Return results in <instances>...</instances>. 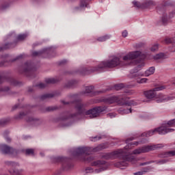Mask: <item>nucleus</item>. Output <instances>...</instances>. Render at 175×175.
Here are the masks:
<instances>
[{"instance_id": "nucleus-1", "label": "nucleus", "mask_w": 175, "mask_h": 175, "mask_svg": "<svg viewBox=\"0 0 175 175\" xmlns=\"http://www.w3.org/2000/svg\"><path fill=\"white\" fill-rule=\"evenodd\" d=\"M114 157L120 158V161L116 163V166L120 169H123L122 167L128 166V162L136 163L137 161V159H136L135 156L128 154L126 151L122 150V149L116 150L111 153H106L103 155V158L105 159H110L111 158H114Z\"/></svg>"}, {"instance_id": "nucleus-2", "label": "nucleus", "mask_w": 175, "mask_h": 175, "mask_svg": "<svg viewBox=\"0 0 175 175\" xmlns=\"http://www.w3.org/2000/svg\"><path fill=\"white\" fill-rule=\"evenodd\" d=\"M142 55V52L139 51L130 52L127 55L123 57L122 61L119 59V64L121 66L125 65H137L134 69H137L138 71L144 66V62L142 59H136L137 58L140 57ZM136 59V60H133Z\"/></svg>"}, {"instance_id": "nucleus-3", "label": "nucleus", "mask_w": 175, "mask_h": 175, "mask_svg": "<svg viewBox=\"0 0 175 175\" xmlns=\"http://www.w3.org/2000/svg\"><path fill=\"white\" fill-rule=\"evenodd\" d=\"M120 64V58L113 57L112 59L108 61L102 62L98 67H90L89 68V73H94V72H97L98 70H103L107 68H116Z\"/></svg>"}, {"instance_id": "nucleus-4", "label": "nucleus", "mask_w": 175, "mask_h": 175, "mask_svg": "<svg viewBox=\"0 0 175 175\" xmlns=\"http://www.w3.org/2000/svg\"><path fill=\"white\" fill-rule=\"evenodd\" d=\"M61 103H63V105H70V103L74 105L77 113L71 114L70 116V118L76 117V116H77L78 114H84V113H85L86 116H88V111H85L87 109V105L83 103L80 100H75L72 102H66L65 100H61Z\"/></svg>"}, {"instance_id": "nucleus-5", "label": "nucleus", "mask_w": 175, "mask_h": 175, "mask_svg": "<svg viewBox=\"0 0 175 175\" xmlns=\"http://www.w3.org/2000/svg\"><path fill=\"white\" fill-rule=\"evenodd\" d=\"M71 154L75 158H79L82 162L88 161V148L85 146H80L71 150Z\"/></svg>"}, {"instance_id": "nucleus-6", "label": "nucleus", "mask_w": 175, "mask_h": 175, "mask_svg": "<svg viewBox=\"0 0 175 175\" xmlns=\"http://www.w3.org/2000/svg\"><path fill=\"white\" fill-rule=\"evenodd\" d=\"M159 146L157 145H148L139 147L134 150L132 152L134 155H139V154H144L146 152H149V151H152L154 150H158Z\"/></svg>"}, {"instance_id": "nucleus-7", "label": "nucleus", "mask_w": 175, "mask_h": 175, "mask_svg": "<svg viewBox=\"0 0 175 175\" xmlns=\"http://www.w3.org/2000/svg\"><path fill=\"white\" fill-rule=\"evenodd\" d=\"M0 151L5 155H12L13 157H16L18 154V150L6 144L0 145Z\"/></svg>"}, {"instance_id": "nucleus-8", "label": "nucleus", "mask_w": 175, "mask_h": 175, "mask_svg": "<svg viewBox=\"0 0 175 175\" xmlns=\"http://www.w3.org/2000/svg\"><path fill=\"white\" fill-rule=\"evenodd\" d=\"M9 57V55H3L0 56V59H2V61H0V68H5L6 66H9L12 62H15V61H17V59H20V58L23 57V55H20L19 56H17L16 58L11 59V60H6V59Z\"/></svg>"}, {"instance_id": "nucleus-9", "label": "nucleus", "mask_w": 175, "mask_h": 175, "mask_svg": "<svg viewBox=\"0 0 175 175\" xmlns=\"http://www.w3.org/2000/svg\"><path fill=\"white\" fill-rule=\"evenodd\" d=\"M106 110V107H96L88 111L89 118L99 117L100 113Z\"/></svg>"}, {"instance_id": "nucleus-10", "label": "nucleus", "mask_w": 175, "mask_h": 175, "mask_svg": "<svg viewBox=\"0 0 175 175\" xmlns=\"http://www.w3.org/2000/svg\"><path fill=\"white\" fill-rule=\"evenodd\" d=\"M32 72H33V65L31 62H25L20 70V73H25L29 77H31Z\"/></svg>"}, {"instance_id": "nucleus-11", "label": "nucleus", "mask_w": 175, "mask_h": 175, "mask_svg": "<svg viewBox=\"0 0 175 175\" xmlns=\"http://www.w3.org/2000/svg\"><path fill=\"white\" fill-rule=\"evenodd\" d=\"M165 87L163 85L159 86L152 90L144 92V95L147 99H152V98H155V96L157 95L156 91H162V90H165Z\"/></svg>"}, {"instance_id": "nucleus-12", "label": "nucleus", "mask_w": 175, "mask_h": 175, "mask_svg": "<svg viewBox=\"0 0 175 175\" xmlns=\"http://www.w3.org/2000/svg\"><path fill=\"white\" fill-rule=\"evenodd\" d=\"M155 132H158L159 135H166V129L165 127H158L154 129V130H150L149 131L145 132L142 134V137H148L150 136H152Z\"/></svg>"}, {"instance_id": "nucleus-13", "label": "nucleus", "mask_w": 175, "mask_h": 175, "mask_svg": "<svg viewBox=\"0 0 175 175\" xmlns=\"http://www.w3.org/2000/svg\"><path fill=\"white\" fill-rule=\"evenodd\" d=\"M55 162H64L63 167L65 170H69L72 167V165L68 163V159L64 157H55Z\"/></svg>"}, {"instance_id": "nucleus-14", "label": "nucleus", "mask_w": 175, "mask_h": 175, "mask_svg": "<svg viewBox=\"0 0 175 175\" xmlns=\"http://www.w3.org/2000/svg\"><path fill=\"white\" fill-rule=\"evenodd\" d=\"M101 101L107 105H111V103H118L121 101V98L118 96H111L109 98H104L101 99Z\"/></svg>"}, {"instance_id": "nucleus-15", "label": "nucleus", "mask_w": 175, "mask_h": 175, "mask_svg": "<svg viewBox=\"0 0 175 175\" xmlns=\"http://www.w3.org/2000/svg\"><path fill=\"white\" fill-rule=\"evenodd\" d=\"M172 126H175V119L168 121L167 123L163 124L160 128H165L166 133L174 132V129H170Z\"/></svg>"}, {"instance_id": "nucleus-16", "label": "nucleus", "mask_w": 175, "mask_h": 175, "mask_svg": "<svg viewBox=\"0 0 175 175\" xmlns=\"http://www.w3.org/2000/svg\"><path fill=\"white\" fill-rule=\"evenodd\" d=\"M143 72L139 71V70L134 68L131 70L129 77L130 79H140L143 76Z\"/></svg>"}, {"instance_id": "nucleus-17", "label": "nucleus", "mask_w": 175, "mask_h": 175, "mask_svg": "<svg viewBox=\"0 0 175 175\" xmlns=\"http://www.w3.org/2000/svg\"><path fill=\"white\" fill-rule=\"evenodd\" d=\"M103 92H106V90L98 91L95 92L94 89V86H89L88 88V95L89 96H95V95H99V94H103Z\"/></svg>"}, {"instance_id": "nucleus-18", "label": "nucleus", "mask_w": 175, "mask_h": 175, "mask_svg": "<svg viewBox=\"0 0 175 175\" xmlns=\"http://www.w3.org/2000/svg\"><path fill=\"white\" fill-rule=\"evenodd\" d=\"M16 42L5 43L4 45L0 46V53L5 51V50H8V49H13V47H16Z\"/></svg>"}, {"instance_id": "nucleus-19", "label": "nucleus", "mask_w": 175, "mask_h": 175, "mask_svg": "<svg viewBox=\"0 0 175 175\" xmlns=\"http://www.w3.org/2000/svg\"><path fill=\"white\" fill-rule=\"evenodd\" d=\"M27 122H31L33 125H40V124H42V122H43L42 119H40V118H35V117H29L27 120Z\"/></svg>"}, {"instance_id": "nucleus-20", "label": "nucleus", "mask_w": 175, "mask_h": 175, "mask_svg": "<svg viewBox=\"0 0 175 175\" xmlns=\"http://www.w3.org/2000/svg\"><path fill=\"white\" fill-rule=\"evenodd\" d=\"M61 109V106H51L46 107L44 109L42 110L43 113H50L51 111H55L57 110H59Z\"/></svg>"}, {"instance_id": "nucleus-21", "label": "nucleus", "mask_w": 175, "mask_h": 175, "mask_svg": "<svg viewBox=\"0 0 175 175\" xmlns=\"http://www.w3.org/2000/svg\"><path fill=\"white\" fill-rule=\"evenodd\" d=\"M88 5V0H81L79 6L75 7V10H84Z\"/></svg>"}, {"instance_id": "nucleus-22", "label": "nucleus", "mask_w": 175, "mask_h": 175, "mask_svg": "<svg viewBox=\"0 0 175 175\" xmlns=\"http://www.w3.org/2000/svg\"><path fill=\"white\" fill-rule=\"evenodd\" d=\"M76 84H77V81L76 80H70V81H68L67 82H66L63 87L64 88H72V87H75V85H76Z\"/></svg>"}, {"instance_id": "nucleus-23", "label": "nucleus", "mask_w": 175, "mask_h": 175, "mask_svg": "<svg viewBox=\"0 0 175 175\" xmlns=\"http://www.w3.org/2000/svg\"><path fill=\"white\" fill-rule=\"evenodd\" d=\"M157 98H159V99L157 100L158 103H159L161 102H163L164 100H170V99H172V97L165 96L162 94H159L158 95Z\"/></svg>"}, {"instance_id": "nucleus-24", "label": "nucleus", "mask_w": 175, "mask_h": 175, "mask_svg": "<svg viewBox=\"0 0 175 175\" xmlns=\"http://www.w3.org/2000/svg\"><path fill=\"white\" fill-rule=\"evenodd\" d=\"M153 58L154 61H159V59H166V58H167V55L163 53H160L154 55Z\"/></svg>"}, {"instance_id": "nucleus-25", "label": "nucleus", "mask_w": 175, "mask_h": 175, "mask_svg": "<svg viewBox=\"0 0 175 175\" xmlns=\"http://www.w3.org/2000/svg\"><path fill=\"white\" fill-rule=\"evenodd\" d=\"M90 165L91 166H105V165H106V161L98 160L96 161H92Z\"/></svg>"}, {"instance_id": "nucleus-26", "label": "nucleus", "mask_w": 175, "mask_h": 175, "mask_svg": "<svg viewBox=\"0 0 175 175\" xmlns=\"http://www.w3.org/2000/svg\"><path fill=\"white\" fill-rule=\"evenodd\" d=\"M10 175H23V170L12 169L9 170Z\"/></svg>"}, {"instance_id": "nucleus-27", "label": "nucleus", "mask_w": 175, "mask_h": 175, "mask_svg": "<svg viewBox=\"0 0 175 175\" xmlns=\"http://www.w3.org/2000/svg\"><path fill=\"white\" fill-rule=\"evenodd\" d=\"M155 72V67L152 66L149 68V69L145 71V76L148 77V76H151V75H154Z\"/></svg>"}, {"instance_id": "nucleus-28", "label": "nucleus", "mask_w": 175, "mask_h": 175, "mask_svg": "<svg viewBox=\"0 0 175 175\" xmlns=\"http://www.w3.org/2000/svg\"><path fill=\"white\" fill-rule=\"evenodd\" d=\"M0 92H8L10 95L14 94L12 91H10V88L8 86H2L0 87Z\"/></svg>"}, {"instance_id": "nucleus-29", "label": "nucleus", "mask_w": 175, "mask_h": 175, "mask_svg": "<svg viewBox=\"0 0 175 175\" xmlns=\"http://www.w3.org/2000/svg\"><path fill=\"white\" fill-rule=\"evenodd\" d=\"M169 157H175V150L165 152L161 158H169Z\"/></svg>"}, {"instance_id": "nucleus-30", "label": "nucleus", "mask_w": 175, "mask_h": 175, "mask_svg": "<svg viewBox=\"0 0 175 175\" xmlns=\"http://www.w3.org/2000/svg\"><path fill=\"white\" fill-rule=\"evenodd\" d=\"M47 51V49H42L39 51H34L32 53L33 57H39L40 55H42V54H44Z\"/></svg>"}, {"instance_id": "nucleus-31", "label": "nucleus", "mask_w": 175, "mask_h": 175, "mask_svg": "<svg viewBox=\"0 0 175 175\" xmlns=\"http://www.w3.org/2000/svg\"><path fill=\"white\" fill-rule=\"evenodd\" d=\"M27 36H28L27 33L19 34L16 37V40H18V42H23V40H25V39H27Z\"/></svg>"}, {"instance_id": "nucleus-32", "label": "nucleus", "mask_w": 175, "mask_h": 175, "mask_svg": "<svg viewBox=\"0 0 175 175\" xmlns=\"http://www.w3.org/2000/svg\"><path fill=\"white\" fill-rule=\"evenodd\" d=\"M152 5V1H148L142 3V9H147V8H150Z\"/></svg>"}, {"instance_id": "nucleus-33", "label": "nucleus", "mask_w": 175, "mask_h": 175, "mask_svg": "<svg viewBox=\"0 0 175 175\" xmlns=\"http://www.w3.org/2000/svg\"><path fill=\"white\" fill-rule=\"evenodd\" d=\"M45 83L46 84H55L56 83H58V79H55L54 78L46 79L45 80Z\"/></svg>"}, {"instance_id": "nucleus-34", "label": "nucleus", "mask_w": 175, "mask_h": 175, "mask_svg": "<svg viewBox=\"0 0 175 175\" xmlns=\"http://www.w3.org/2000/svg\"><path fill=\"white\" fill-rule=\"evenodd\" d=\"M105 148H106V145H105L104 144H102L98 145L97 147H96L94 149V151L96 152L98 151H102V150H105Z\"/></svg>"}, {"instance_id": "nucleus-35", "label": "nucleus", "mask_w": 175, "mask_h": 175, "mask_svg": "<svg viewBox=\"0 0 175 175\" xmlns=\"http://www.w3.org/2000/svg\"><path fill=\"white\" fill-rule=\"evenodd\" d=\"M50 98H54V94H46L41 96V99L42 100H44V99H48Z\"/></svg>"}, {"instance_id": "nucleus-36", "label": "nucleus", "mask_w": 175, "mask_h": 175, "mask_svg": "<svg viewBox=\"0 0 175 175\" xmlns=\"http://www.w3.org/2000/svg\"><path fill=\"white\" fill-rule=\"evenodd\" d=\"M34 153L35 150L32 148L25 149V155H33Z\"/></svg>"}, {"instance_id": "nucleus-37", "label": "nucleus", "mask_w": 175, "mask_h": 175, "mask_svg": "<svg viewBox=\"0 0 175 175\" xmlns=\"http://www.w3.org/2000/svg\"><path fill=\"white\" fill-rule=\"evenodd\" d=\"M5 164L7 166H11L12 167H14V166H17V165H18L14 161H5Z\"/></svg>"}, {"instance_id": "nucleus-38", "label": "nucleus", "mask_w": 175, "mask_h": 175, "mask_svg": "<svg viewBox=\"0 0 175 175\" xmlns=\"http://www.w3.org/2000/svg\"><path fill=\"white\" fill-rule=\"evenodd\" d=\"M107 39H110V37L109 36H104L102 37H100L97 39L98 42H106Z\"/></svg>"}, {"instance_id": "nucleus-39", "label": "nucleus", "mask_w": 175, "mask_h": 175, "mask_svg": "<svg viewBox=\"0 0 175 175\" xmlns=\"http://www.w3.org/2000/svg\"><path fill=\"white\" fill-rule=\"evenodd\" d=\"M91 142H98V140H100V139H103V136L99 135V136H96L94 137H90Z\"/></svg>"}, {"instance_id": "nucleus-40", "label": "nucleus", "mask_w": 175, "mask_h": 175, "mask_svg": "<svg viewBox=\"0 0 175 175\" xmlns=\"http://www.w3.org/2000/svg\"><path fill=\"white\" fill-rule=\"evenodd\" d=\"M27 116V113L25 112H21L18 115L15 116V118L16 120L24 118Z\"/></svg>"}, {"instance_id": "nucleus-41", "label": "nucleus", "mask_w": 175, "mask_h": 175, "mask_svg": "<svg viewBox=\"0 0 175 175\" xmlns=\"http://www.w3.org/2000/svg\"><path fill=\"white\" fill-rule=\"evenodd\" d=\"M9 122V120L8 119H2L0 120V126H5Z\"/></svg>"}, {"instance_id": "nucleus-42", "label": "nucleus", "mask_w": 175, "mask_h": 175, "mask_svg": "<svg viewBox=\"0 0 175 175\" xmlns=\"http://www.w3.org/2000/svg\"><path fill=\"white\" fill-rule=\"evenodd\" d=\"M133 4L134 5L135 8H137V9H142V3L139 1H133Z\"/></svg>"}, {"instance_id": "nucleus-43", "label": "nucleus", "mask_w": 175, "mask_h": 175, "mask_svg": "<svg viewBox=\"0 0 175 175\" xmlns=\"http://www.w3.org/2000/svg\"><path fill=\"white\" fill-rule=\"evenodd\" d=\"M162 23L163 24H167V14H164L163 17H162Z\"/></svg>"}, {"instance_id": "nucleus-44", "label": "nucleus", "mask_w": 175, "mask_h": 175, "mask_svg": "<svg viewBox=\"0 0 175 175\" xmlns=\"http://www.w3.org/2000/svg\"><path fill=\"white\" fill-rule=\"evenodd\" d=\"M80 75L84 76L87 73V68L83 67L79 71Z\"/></svg>"}, {"instance_id": "nucleus-45", "label": "nucleus", "mask_w": 175, "mask_h": 175, "mask_svg": "<svg viewBox=\"0 0 175 175\" xmlns=\"http://www.w3.org/2000/svg\"><path fill=\"white\" fill-rule=\"evenodd\" d=\"M147 80H148L147 78H142L141 79H137V83H139V84H143V83H147Z\"/></svg>"}, {"instance_id": "nucleus-46", "label": "nucleus", "mask_w": 175, "mask_h": 175, "mask_svg": "<svg viewBox=\"0 0 175 175\" xmlns=\"http://www.w3.org/2000/svg\"><path fill=\"white\" fill-rule=\"evenodd\" d=\"M159 46L158 44H154L150 49L151 51H157L158 49H159Z\"/></svg>"}, {"instance_id": "nucleus-47", "label": "nucleus", "mask_w": 175, "mask_h": 175, "mask_svg": "<svg viewBox=\"0 0 175 175\" xmlns=\"http://www.w3.org/2000/svg\"><path fill=\"white\" fill-rule=\"evenodd\" d=\"M166 162H167V160L162 159V160H160V161H157L156 163L157 165H163V163H166Z\"/></svg>"}, {"instance_id": "nucleus-48", "label": "nucleus", "mask_w": 175, "mask_h": 175, "mask_svg": "<svg viewBox=\"0 0 175 175\" xmlns=\"http://www.w3.org/2000/svg\"><path fill=\"white\" fill-rule=\"evenodd\" d=\"M36 87L43 89V88H46V87H47V84L41 83L36 85Z\"/></svg>"}, {"instance_id": "nucleus-49", "label": "nucleus", "mask_w": 175, "mask_h": 175, "mask_svg": "<svg viewBox=\"0 0 175 175\" xmlns=\"http://www.w3.org/2000/svg\"><path fill=\"white\" fill-rule=\"evenodd\" d=\"M11 84L12 85H20L21 84V83L14 80V79H12L11 80Z\"/></svg>"}, {"instance_id": "nucleus-50", "label": "nucleus", "mask_w": 175, "mask_h": 175, "mask_svg": "<svg viewBox=\"0 0 175 175\" xmlns=\"http://www.w3.org/2000/svg\"><path fill=\"white\" fill-rule=\"evenodd\" d=\"M146 172H147V171H139V172L134 173V174L135 175H143V174H146Z\"/></svg>"}, {"instance_id": "nucleus-51", "label": "nucleus", "mask_w": 175, "mask_h": 175, "mask_svg": "<svg viewBox=\"0 0 175 175\" xmlns=\"http://www.w3.org/2000/svg\"><path fill=\"white\" fill-rule=\"evenodd\" d=\"M123 88H124V85L122 84H119V85H115V88H116V90H117V91L121 90Z\"/></svg>"}, {"instance_id": "nucleus-52", "label": "nucleus", "mask_w": 175, "mask_h": 175, "mask_svg": "<svg viewBox=\"0 0 175 175\" xmlns=\"http://www.w3.org/2000/svg\"><path fill=\"white\" fill-rule=\"evenodd\" d=\"M140 143H146V142H142V141H139V142H135L132 144H131V145H134V146H139V144H140Z\"/></svg>"}, {"instance_id": "nucleus-53", "label": "nucleus", "mask_w": 175, "mask_h": 175, "mask_svg": "<svg viewBox=\"0 0 175 175\" xmlns=\"http://www.w3.org/2000/svg\"><path fill=\"white\" fill-rule=\"evenodd\" d=\"M125 106H132L133 105V103L132 101H126L124 103Z\"/></svg>"}, {"instance_id": "nucleus-54", "label": "nucleus", "mask_w": 175, "mask_h": 175, "mask_svg": "<svg viewBox=\"0 0 175 175\" xmlns=\"http://www.w3.org/2000/svg\"><path fill=\"white\" fill-rule=\"evenodd\" d=\"M122 37L123 38H126V36H128V31L126 30H124L122 33Z\"/></svg>"}, {"instance_id": "nucleus-55", "label": "nucleus", "mask_w": 175, "mask_h": 175, "mask_svg": "<svg viewBox=\"0 0 175 175\" xmlns=\"http://www.w3.org/2000/svg\"><path fill=\"white\" fill-rule=\"evenodd\" d=\"M20 105H15L14 107H12V111H14V110H16V109H19Z\"/></svg>"}, {"instance_id": "nucleus-56", "label": "nucleus", "mask_w": 175, "mask_h": 175, "mask_svg": "<svg viewBox=\"0 0 175 175\" xmlns=\"http://www.w3.org/2000/svg\"><path fill=\"white\" fill-rule=\"evenodd\" d=\"M174 14H175V10L170 13V18L174 17Z\"/></svg>"}, {"instance_id": "nucleus-57", "label": "nucleus", "mask_w": 175, "mask_h": 175, "mask_svg": "<svg viewBox=\"0 0 175 175\" xmlns=\"http://www.w3.org/2000/svg\"><path fill=\"white\" fill-rule=\"evenodd\" d=\"M9 8V3H6L2 5V9H6Z\"/></svg>"}, {"instance_id": "nucleus-58", "label": "nucleus", "mask_w": 175, "mask_h": 175, "mask_svg": "<svg viewBox=\"0 0 175 175\" xmlns=\"http://www.w3.org/2000/svg\"><path fill=\"white\" fill-rule=\"evenodd\" d=\"M3 79H5V77L3 75H0V84H2V83H3Z\"/></svg>"}, {"instance_id": "nucleus-59", "label": "nucleus", "mask_w": 175, "mask_h": 175, "mask_svg": "<svg viewBox=\"0 0 175 175\" xmlns=\"http://www.w3.org/2000/svg\"><path fill=\"white\" fill-rule=\"evenodd\" d=\"M165 43H170L172 42V39L170 38H165Z\"/></svg>"}, {"instance_id": "nucleus-60", "label": "nucleus", "mask_w": 175, "mask_h": 175, "mask_svg": "<svg viewBox=\"0 0 175 175\" xmlns=\"http://www.w3.org/2000/svg\"><path fill=\"white\" fill-rule=\"evenodd\" d=\"M5 139L8 143H10V142H12V139L9 137H5Z\"/></svg>"}, {"instance_id": "nucleus-61", "label": "nucleus", "mask_w": 175, "mask_h": 175, "mask_svg": "<svg viewBox=\"0 0 175 175\" xmlns=\"http://www.w3.org/2000/svg\"><path fill=\"white\" fill-rule=\"evenodd\" d=\"M150 162H145L140 164V166H144L146 165H150Z\"/></svg>"}, {"instance_id": "nucleus-62", "label": "nucleus", "mask_w": 175, "mask_h": 175, "mask_svg": "<svg viewBox=\"0 0 175 175\" xmlns=\"http://www.w3.org/2000/svg\"><path fill=\"white\" fill-rule=\"evenodd\" d=\"M133 140V137L129 138L126 140V143L128 144L130 142H132Z\"/></svg>"}, {"instance_id": "nucleus-63", "label": "nucleus", "mask_w": 175, "mask_h": 175, "mask_svg": "<svg viewBox=\"0 0 175 175\" xmlns=\"http://www.w3.org/2000/svg\"><path fill=\"white\" fill-rule=\"evenodd\" d=\"M66 62H68V61H66V60H62V61L60 62V64H61V65H64V64H66Z\"/></svg>"}, {"instance_id": "nucleus-64", "label": "nucleus", "mask_w": 175, "mask_h": 175, "mask_svg": "<svg viewBox=\"0 0 175 175\" xmlns=\"http://www.w3.org/2000/svg\"><path fill=\"white\" fill-rule=\"evenodd\" d=\"M89 173H92L94 172V170L91 167H88Z\"/></svg>"}]
</instances>
